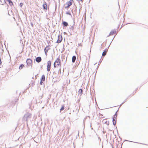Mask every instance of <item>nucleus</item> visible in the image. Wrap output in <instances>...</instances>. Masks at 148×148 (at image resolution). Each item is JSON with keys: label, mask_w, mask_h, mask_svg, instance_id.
<instances>
[{"label": "nucleus", "mask_w": 148, "mask_h": 148, "mask_svg": "<svg viewBox=\"0 0 148 148\" xmlns=\"http://www.w3.org/2000/svg\"><path fill=\"white\" fill-rule=\"evenodd\" d=\"M32 114L30 113H27L25 114L23 116L22 118V121L27 122L28 120L31 118Z\"/></svg>", "instance_id": "obj_1"}, {"label": "nucleus", "mask_w": 148, "mask_h": 148, "mask_svg": "<svg viewBox=\"0 0 148 148\" xmlns=\"http://www.w3.org/2000/svg\"><path fill=\"white\" fill-rule=\"evenodd\" d=\"M61 61L59 58H57L53 64L54 68H56V66H59L60 65Z\"/></svg>", "instance_id": "obj_2"}, {"label": "nucleus", "mask_w": 148, "mask_h": 148, "mask_svg": "<svg viewBox=\"0 0 148 148\" xmlns=\"http://www.w3.org/2000/svg\"><path fill=\"white\" fill-rule=\"evenodd\" d=\"M56 9L55 10L53 9L51 11H50L49 10V8H48V14L49 15L51 16L52 17L54 16L56 14L55 11Z\"/></svg>", "instance_id": "obj_3"}, {"label": "nucleus", "mask_w": 148, "mask_h": 148, "mask_svg": "<svg viewBox=\"0 0 148 148\" xmlns=\"http://www.w3.org/2000/svg\"><path fill=\"white\" fill-rule=\"evenodd\" d=\"M43 9L45 10V12H46V10H48V8L47 6V3L44 0L43 1V4L42 5Z\"/></svg>", "instance_id": "obj_4"}, {"label": "nucleus", "mask_w": 148, "mask_h": 148, "mask_svg": "<svg viewBox=\"0 0 148 148\" xmlns=\"http://www.w3.org/2000/svg\"><path fill=\"white\" fill-rule=\"evenodd\" d=\"M26 62L27 65L28 66H29L30 65L32 66V61L30 58L27 59Z\"/></svg>", "instance_id": "obj_5"}, {"label": "nucleus", "mask_w": 148, "mask_h": 148, "mask_svg": "<svg viewBox=\"0 0 148 148\" xmlns=\"http://www.w3.org/2000/svg\"><path fill=\"white\" fill-rule=\"evenodd\" d=\"M51 62L50 60L48 61L47 62V70L48 72H49L51 69Z\"/></svg>", "instance_id": "obj_6"}, {"label": "nucleus", "mask_w": 148, "mask_h": 148, "mask_svg": "<svg viewBox=\"0 0 148 148\" xmlns=\"http://www.w3.org/2000/svg\"><path fill=\"white\" fill-rule=\"evenodd\" d=\"M73 2V0H70L69 1L67 2L65 4V8H69L72 5Z\"/></svg>", "instance_id": "obj_7"}, {"label": "nucleus", "mask_w": 148, "mask_h": 148, "mask_svg": "<svg viewBox=\"0 0 148 148\" xmlns=\"http://www.w3.org/2000/svg\"><path fill=\"white\" fill-rule=\"evenodd\" d=\"M63 39V38L62 36L60 34L58 35V40L56 42V43H60Z\"/></svg>", "instance_id": "obj_8"}, {"label": "nucleus", "mask_w": 148, "mask_h": 148, "mask_svg": "<svg viewBox=\"0 0 148 148\" xmlns=\"http://www.w3.org/2000/svg\"><path fill=\"white\" fill-rule=\"evenodd\" d=\"M35 60L38 63H40L42 61L41 58L40 56L37 57L36 58Z\"/></svg>", "instance_id": "obj_9"}, {"label": "nucleus", "mask_w": 148, "mask_h": 148, "mask_svg": "<svg viewBox=\"0 0 148 148\" xmlns=\"http://www.w3.org/2000/svg\"><path fill=\"white\" fill-rule=\"evenodd\" d=\"M50 49V48H47V47H45L44 49L45 53V55L46 56H47V52L48 51V50Z\"/></svg>", "instance_id": "obj_10"}, {"label": "nucleus", "mask_w": 148, "mask_h": 148, "mask_svg": "<svg viewBox=\"0 0 148 148\" xmlns=\"http://www.w3.org/2000/svg\"><path fill=\"white\" fill-rule=\"evenodd\" d=\"M8 3L9 5L12 6V5H14L13 3V2L11 0H6Z\"/></svg>", "instance_id": "obj_11"}, {"label": "nucleus", "mask_w": 148, "mask_h": 148, "mask_svg": "<svg viewBox=\"0 0 148 148\" xmlns=\"http://www.w3.org/2000/svg\"><path fill=\"white\" fill-rule=\"evenodd\" d=\"M45 76L44 75H42L41 78H40V80L42 81H45Z\"/></svg>", "instance_id": "obj_12"}, {"label": "nucleus", "mask_w": 148, "mask_h": 148, "mask_svg": "<svg viewBox=\"0 0 148 148\" xmlns=\"http://www.w3.org/2000/svg\"><path fill=\"white\" fill-rule=\"evenodd\" d=\"M65 108V106L64 104L62 105L60 109V112L61 113V111L64 110Z\"/></svg>", "instance_id": "obj_13"}, {"label": "nucleus", "mask_w": 148, "mask_h": 148, "mask_svg": "<svg viewBox=\"0 0 148 148\" xmlns=\"http://www.w3.org/2000/svg\"><path fill=\"white\" fill-rule=\"evenodd\" d=\"M24 66L25 65L24 64H21L20 65L19 67V69L20 70L22 69H23V68L24 67Z\"/></svg>", "instance_id": "obj_14"}, {"label": "nucleus", "mask_w": 148, "mask_h": 148, "mask_svg": "<svg viewBox=\"0 0 148 148\" xmlns=\"http://www.w3.org/2000/svg\"><path fill=\"white\" fill-rule=\"evenodd\" d=\"M18 100V98H17L16 99H15V100L14 101V102H13V101L12 102V104H13L14 105L15 104V103H16Z\"/></svg>", "instance_id": "obj_15"}, {"label": "nucleus", "mask_w": 148, "mask_h": 148, "mask_svg": "<svg viewBox=\"0 0 148 148\" xmlns=\"http://www.w3.org/2000/svg\"><path fill=\"white\" fill-rule=\"evenodd\" d=\"M78 92L79 95H81L82 94V89H80L78 91Z\"/></svg>", "instance_id": "obj_16"}, {"label": "nucleus", "mask_w": 148, "mask_h": 148, "mask_svg": "<svg viewBox=\"0 0 148 148\" xmlns=\"http://www.w3.org/2000/svg\"><path fill=\"white\" fill-rule=\"evenodd\" d=\"M76 59V57L75 56H73L72 58V62H74Z\"/></svg>", "instance_id": "obj_17"}, {"label": "nucleus", "mask_w": 148, "mask_h": 148, "mask_svg": "<svg viewBox=\"0 0 148 148\" xmlns=\"http://www.w3.org/2000/svg\"><path fill=\"white\" fill-rule=\"evenodd\" d=\"M117 116L116 114V113L114 115V117L113 118V121H116V117Z\"/></svg>", "instance_id": "obj_18"}, {"label": "nucleus", "mask_w": 148, "mask_h": 148, "mask_svg": "<svg viewBox=\"0 0 148 148\" xmlns=\"http://www.w3.org/2000/svg\"><path fill=\"white\" fill-rule=\"evenodd\" d=\"M24 125V124H21L20 125L19 129H21V130H23Z\"/></svg>", "instance_id": "obj_19"}, {"label": "nucleus", "mask_w": 148, "mask_h": 148, "mask_svg": "<svg viewBox=\"0 0 148 148\" xmlns=\"http://www.w3.org/2000/svg\"><path fill=\"white\" fill-rule=\"evenodd\" d=\"M107 50H105L103 53L102 55L103 56H104L106 55Z\"/></svg>", "instance_id": "obj_20"}, {"label": "nucleus", "mask_w": 148, "mask_h": 148, "mask_svg": "<svg viewBox=\"0 0 148 148\" xmlns=\"http://www.w3.org/2000/svg\"><path fill=\"white\" fill-rule=\"evenodd\" d=\"M65 21H64L63 20H62V25L63 26V28H64L65 27Z\"/></svg>", "instance_id": "obj_21"}, {"label": "nucleus", "mask_w": 148, "mask_h": 148, "mask_svg": "<svg viewBox=\"0 0 148 148\" xmlns=\"http://www.w3.org/2000/svg\"><path fill=\"white\" fill-rule=\"evenodd\" d=\"M114 31H111L110 33V34L109 35V36H110V35H113L114 34Z\"/></svg>", "instance_id": "obj_22"}, {"label": "nucleus", "mask_w": 148, "mask_h": 148, "mask_svg": "<svg viewBox=\"0 0 148 148\" xmlns=\"http://www.w3.org/2000/svg\"><path fill=\"white\" fill-rule=\"evenodd\" d=\"M23 3H22V2H21V3H19V6H20L21 7V8H22V7H23Z\"/></svg>", "instance_id": "obj_23"}, {"label": "nucleus", "mask_w": 148, "mask_h": 148, "mask_svg": "<svg viewBox=\"0 0 148 148\" xmlns=\"http://www.w3.org/2000/svg\"><path fill=\"white\" fill-rule=\"evenodd\" d=\"M61 58L62 59V61H63V59H64L65 58V56H63L62 55Z\"/></svg>", "instance_id": "obj_24"}, {"label": "nucleus", "mask_w": 148, "mask_h": 148, "mask_svg": "<svg viewBox=\"0 0 148 148\" xmlns=\"http://www.w3.org/2000/svg\"><path fill=\"white\" fill-rule=\"evenodd\" d=\"M66 14H69L70 15L71 17L72 16L71 15V14L70 12H67L66 13Z\"/></svg>", "instance_id": "obj_25"}, {"label": "nucleus", "mask_w": 148, "mask_h": 148, "mask_svg": "<svg viewBox=\"0 0 148 148\" xmlns=\"http://www.w3.org/2000/svg\"><path fill=\"white\" fill-rule=\"evenodd\" d=\"M113 123L114 125H115L116 123V121H113Z\"/></svg>", "instance_id": "obj_26"}, {"label": "nucleus", "mask_w": 148, "mask_h": 148, "mask_svg": "<svg viewBox=\"0 0 148 148\" xmlns=\"http://www.w3.org/2000/svg\"><path fill=\"white\" fill-rule=\"evenodd\" d=\"M4 1V3L6 4L7 5L8 7H9L8 5V4L6 3V1H5V0H3Z\"/></svg>", "instance_id": "obj_27"}, {"label": "nucleus", "mask_w": 148, "mask_h": 148, "mask_svg": "<svg viewBox=\"0 0 148 148\" xmlns=\"http://www.w3.org/2000/svg\"><path fill=\"white\" fill-rule=\"evenodd\" d=\"M0 4H1L2 5H3V3L2 1H1V0H0Z\"/></svg>", "instance_id": "obj_28"}, {"label": "nucleus", "mask_w": 148, "mask_h": 148, "mask_svg": "<svg viewBox=\"0 0 148 148\" xmlns=\"http://www.w3.org/2000/svg\"><path fill=\"white\" fill-rule=\"evenodd\" d=\"M43 82V81H41V80L40 81V85H42V84L43 83H42Z\"/></svg>", "instance_id": "obj_29"}, {"label": "nucleus", "mask_w": 148, "mask_h": 148, "mask_svg": "<svg viewBox=\"0 0 148 148\" xmlns=\"http://www.w3.org/2000/svg\"><path fill=\"white\" fill-rule=\"evenodd\" d=\"M30 24H31V25L32 26V27H33V26H34V24H33V23L32 22H31L30 23Z\"/></svg>", "instance_id": "obj_30"}, {"label": "nucleus", "mask_w": 148, "mask_h": 148, "mask_svg": "<svg viewBox=\"0 0 148 148\" xmlns=\"http://www.w3.org/2000/svg\"><path fill=\"white\" fill-rule=\"evenodd\" d=\"M64 44H63V50L62 51H64L65 50V48H64Z\"/></svg>", "instance_id": "obj_31"}, {"label": "nucleus", "mask_w": 148, "mask_h": 148, "mask_svg": "<svg viewBox=\"0 0 148 148\" xmlns=\"http://www.w3.org/2000/svg\"><path fill=\"white\" fill-rule=\"evenodd\" d=\"M50 47H51V46L49 45H48L46 47H47H47L48 48H50Z\"/></svg>", "instance_id": "obj_32"}, {"label": "nucleus", "mask_w": 148, "mask_h": 148, "mask_svg": "<svg viewBox=\"0 0 148 148\" xmlns=\"http://www.w3.org/2000/svg\"><path fill=\"white\" fill-rule=\"evenodd\" d=\"M35 82V81H34V82L32 83V85L33 86L34 85Z\"/></svg>", "instance_id": "obj_33"}, {"label": "nucleus", "mask_w": 148, "mask_h": 148, "mask_svg": "<svg viewBox=\"0 0 148 148\" xmlns=\"http://www.w3.org/2000/svg\"><path fill=\"white\" fill-rule=\"evenodd\" d=\"M47 43L48 45L50 43V41L47 40Z\"/></svg>", "instance_id": "obj_34"}, {"label": "nucleus", "mask_w": 148, "mask_h": 148, "mask_svg": "<svg viewBox=\"0 0 148 148\" xmlns=\"http://www.w3.org/2000/svg\"><path fill=\"white\" fill-rule=\"evenodd\" d=\"M38 74H37V75H35V79H36L37 78V77L38 76Z\"/></svg>", "instance_id": "obj_35"}, {"label": "nucleus", "mask_w": 148, "mask_h": 148, "mask_svg": "<svg viewBox=\"0 0 148 148\" xmlns=\"http://www.w3.org/2000/svg\"><path fill=\"white\" fill-rule=\"evenodd\" d=\"M2 62L1 58H0V65L1 64Z\"/></svg>", "instance_id": "obj_36"}, {"label": "nucleus", "mask_w": 148, "mask_h": 148, "mask_svg": "<svg viewBox=\"0 0 148 148\" xmlns=\"http://www.w3.org/2000/svg\"><path fill=\"white\" fill-rule=\"evenodd\" d=\"M68 25V23L66 22H65V26H67Z\"/></svg>", "instance_id": "obj_37"}, {"label": "nucleus", "mask_w": 148, "mask_h": 148, "mask_svg": "<svg viewBox=\"0 0 148 148\" xmlns=\"http://www.w3.org/2000/svg\"><path fill=\"white\" fill-rule=\"evenodd\" d=\"M82 0H77V1H82Z\"/></svg>", "instance_id": "obj_38"}, {"label": "nucleus", "mask_w": 148, "mask_h": 148, "mask_svg": "<svg viewBox=\"0 0 148 148\" xmlns=\"http://www.w3.org/2000/svg\"><path fill=\"white\" fill-rule=\"evenodd\" d=\"M64 68H63V73H64Z\"/></svg>", "instance_id": "obj_39"}, {"label": "nucleus", "mask_w": 148, "mask_h": 148, "mask_svg": "<svg viewBox=\"0 0 148 148\" xmlns=\"http://www.w3.org/2000/svg\"><path fill=\"white\" fill-rule=\"evenodd\" d=\"M10 104H8V106H10Z\"/></svg>", "instance_id": "obj_40"}, {"label": "nucleus", "mask_w": 148, "mask_h": 148, "mask_svg": "<svg viewBox=\"0 0 148 148\" xmlns=\"http://www.w3.org/2000/svg\"><path fill=\"white\" fill-rule=\"evenodd\" d=\"M47 80V78H46V80Z\"/></svg>", "instance_id": "obj_41"}, {"label": "nucleus", "mask_w": 148, "mask_h": 148, "mask_svg": "<svg viewBox=\"0 0 148 148\" xmlns=\"http://www.w3.org/2000/svg\"><path fill=\"white\" fill-rule=\"evenodd\" d=\"M63 34L65 35V32H63Z\"/></svg>", "instance_id": "obj_42"}, {"label": "nucleus", "mask_w": 148, "mask_h": 148, "mask_svg": "<svg viewBox=\"0 0 148 148\" xmlns=\"http://www.w3.org/2000/svg\"><path fill=\"white\" fill-rule=\"evenodd\" d=\"M65 119V117H63V119Z\"/></svg>", "instance_id": "obj_43"}, {"label": "nucleus", "mask_w": 148, "mask_h": 148, "mask_svg": "<svg viewBox=\"0 0 148 148\" xmlns=\"http://www.w3.org/2000/svg\"><path fill=\"white\" fill-rule=\"evenodd\" d=\"M17 127H16L15 129H16V128H17Z\"/></svg>", "instance_id": "obj_44"}, {"label": "nucleus", "mask_w": 148, "mask_h": 148, "mask_svg": "<svg viewBox=\"0 0 148 148\" xmlns=\"http://www.w3.org/2000/svg\"><path fill=\"white\" fill-rule=\"evenodd\" d=\"M64 41L65 42V38H64Z\"/></svg>", "instance_id": "obj_45"}, {"label": "nucleus", "mask_w": 148, "mask_h": 148, "mask_svg": "<svg viewBox=\"0 0 148 148\" xmlns=\"http://www.w3.org/2000/svg\"><path fill=\"white\" fill-rule=\"evenodd\" d=\"M65 6V4H64L63 5V6Z\"/></svg>", "instance_id": "obj_46"}, {"label": "nucleus", "mask_w": 148, "mask_h": 148, "mask_svg": "<svg viewBox=\"0 0 148 148\" xmlns=\"http://www.w3.org/2000/svg\"><path fill=\"white\" fill-rule=\"evenodd\" d=\"M34 125H37L36 124H34Z\"/></svg>", "instance_id": "obj_47"}, {"label": "nucleus", "mask_w": 148, "mask_h": 148, "mask_svg": "<svg viewBox=\"0 0 148 148\" xmlns=\"http://www.w3.org/2000/svg\"><path fill=\"white\" fill-rule=\"evenodd\" d=\"M10 59H11V58H10Z\"/></svg>", "instance_id": "obj_48"}, {"label": "nucleus", "mask_w": 148, "mask_h": 148, "mask_svg": "<svg viewBox=\"0 0 148 148\" xmlns=\"http://www.w3.org/2000/svg\"><path fill=\"white\" fill-rule=\"evenodd\" d=\"M32 78H33V79H34V77H32Z\"/></svg>", "instance_id": "obj_49"}, {"label": "nucleus", "mask_w": 148, "mask_h": 148, "mask_svg": "<svg viewBox=\"0 0 148 148\" xmlns=\"http://www.w3.org/2000/svg\"><path fill=\"white\" fill-rule=\"evenodd\" d=\"M64 134H65V131L64 132Z\"/></svg>", "instance_id": "obj_50"}, {"label": "nucleus", "mask_w": 148, "mask_h": 148, "mask_svg": "<svg viewBox=\"0 0 148 148\" xmlns=\"http://www.w3.org/2000/svg\"><path fill=\"white\" fill-rule=\"evenodd\" d=\"M8 15H10V14H9V13H8Z\"/></svg>", "instance_id": "obj_51"}, {"label": "nucleus", "mask_w": 148, "mask_h": 148, "mask_svg": "<svg viewBox=\"0 0 148 148\" xmlns=\"http://www.w3.org/2000/svg\"><path fill=\"white\" fill-rule=\"evenodd\" d=\"M63 101H64H64H64V100H63Z\"/></svg>", "instance_id": "obj_52"}, {"label": "nucleus", "mask_w": 148, "mask_h": 148, "mask_svg": "<svg viewBox=\"0 0 148 148\" xmlns=\"http://www.w3.org/2000/svg\"><path fill=\"white\" fill-rule=\"evenodd\" d=\"M37 124L38 125V123H37Z\"/></svg>", "instance_id": "obj_53"}]
</instances>
